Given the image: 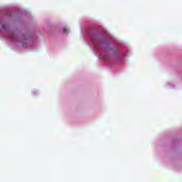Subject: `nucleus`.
Returning a JSON list of instances; mask_svg holds the SVG:
<instances>
[{
  "label": "nucleus",
  "mask_w": 182,
  "mask_h": 182,
  "mask_svg": "<svg viewBox=\"0 0 182 182\" xmlns=\"http://www.w3.org/2000/svg\"><path fill=\"white\" fill-rule=\"evenodd\" d=\"M113 52H114V50L112 47L107 46L105 50V55L106 58L109 56V53H113Z\"/></svg>",
  "instance_id": "1"
},
{
  "label": "nucleus",
  "mask_w": 182,
  "mask_h": 182,
  "mask_svg": "<svg viewBox=\"0 0 182 182\" xmlns=\"http://www.w3.org/2000/svg\"><path fill=\"white\" fill-rule=\"evenodd\" d=\"M64 32H66V28H63Z\"/></svg>",
  "instance_id": "2"
}]
</instances>
